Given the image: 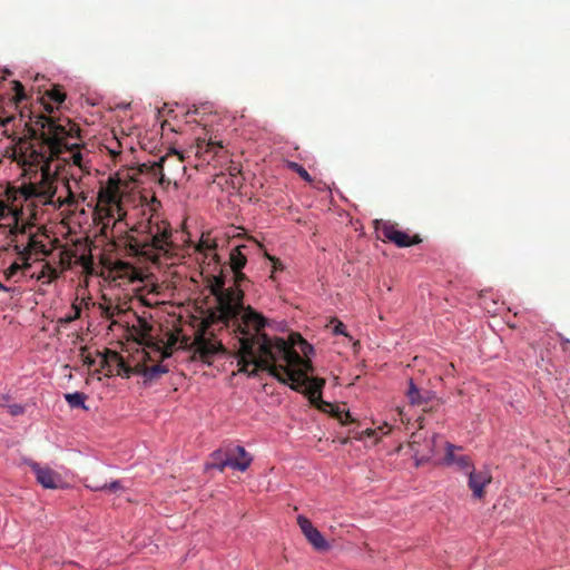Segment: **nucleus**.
Masks as SVG:
<instances>
[{"label": "nucleus", "mask_w": 570, "mask_h": 570, "mask_svg": "<svg viewBox=\"0 0 570 570\" xmlns=\"http://www.w3.org/2000/svg\"><path fill=\"white\" fill-rule=\"evenodd\" d=\"M228 451V454H229V458L233 460H236V461H243V456L240 455V453L237 451V445L234 446V448H230L227 450Z\"/></svg>", "instance_id": "72a5a7b5"}, {"label": "nucleus", "mask_w": 570, "mask_h": 570, "mask_svg": "<svg viewBox=\"0 0 570 570\" xmlns=\"http://www.w3.org/2000/svg\"><path fill=\"white\" fill-rule=\"evenodd\" d=\"M98 203L108 207V215H112L114 208L120 210V196L117 186H107L99 190Z\"/></svg>", "instance_id": "f8f14e48"}, {"label": "nucleus", "mask_w": 570, "mask_h": 570, "mask_svg": "<svg viewBox=\"0 0 570 570\" xmlns=\"http://www.w3.org/2000/svg\"><path fill=\"white\" fill-rule=\"evenodd\" d=\"M245 249H247V245H237L232 248L229 253V268L232 272L240 271L246 266L247 256Z\"/></svg>", "instance_id": "2eb2a0df"}, {"label": "nucleus", "mask_w": 570, "mask_h": 570, "mask_svg": "<svg viewBox=\"0 0 570 570\" xmlns=\"http://www.w3.org/2000/svg\"><path fill=\"white\" fill-rule=\"evenodd\" d=\"M72 307L75 309L73 314H70V315H67V316L60 318L59 323L68 324V323H70V322H72V321H75V320L80 317V313H81L80 308L78 306H76V305H73Z\"/></svg>", "instance_id": "c85d7f7f"}, {"label": "nucleus", "mask_w": 570, "mask_h": 570, "mask_svg": "<svg viewBox=\"0 0 570 570\" xmlns=\"http://www.w3.org/2000/svg\"><path fill=\"white\" fill-rule=\"evenodd\" d=\"M50 100L56 104H61L66 99V94L60 86H55L47 92Z\"/></svg>", "instance_id": "b1692460"}, {"label": "nucleus", "mask_w": 570, "mask_h": 570, "mask_svg": "<svg viewBox=\"0 0 570 570\" xmlns=\"http://www.w3.org/2000/svg\"><path fill=\"white\" fill-rule=\"evenodd\" d=\"M87 487L94 491H102V490L117 491L121 488L119 481H112L109 484L108 483H104V484L95 483L92 485H87Z\"/></svg>", "instance_id": "393cba45"}, {"label": "nucleus", "mask_w": 570, "mask_h": 570, "mask_svg": "<svg viewBox=\"0 0 570 570\" xmlns=\"http://www.w3.org/2000/svg\"><path fill=\"white\" fill-rule=\"evenodd\" d=\"M375 229L384 240L393 243L397 247H410L422 242L417 234L411 236L406 232L400 230L397 226L391 222L376 220Z\"/></svg>", "instance_id": "0eeeda50"}, {"label": "nucleus", "mask_w": 570, "mask_h": 570, "mask_svg": "<svg viewBox=\"0 0 570 570\" xmlns=\"http://www.w3.org/2000/svg\"><path fill=\"white\" fill-rule=\"evenodd\" d=\"M110 353H116L115 351L106 350L104 353L97 352V357H99V367L95 371L96 373L104 372L106 376H111L116 372L115 362L105 363L104 361L109 358Z\"/></svg>", "instance_id": "6ab92c4d"}, {"label": "nucleus", "mask_w": 570, "mask_h": 570, "mask_svg": "<svg viewBox=\"0 0 570 570\" xmlns=\"http://www.w3.org/2000/svg\"><path fill=\"white\" fill-rule=\"evenodd\" d=\"M31 264L26 261L13 262L9 267L3 271V276L7 282H18L21 276L28 275Z\"/></svg>", "instance_id": "4468645a"}, {"label": "nucleus", "mask_w": 570, "mask_h": 570, "mask_svg": "<svg viewBox=\"0 0 570 570\" xmlns=\"http://www.w3.org/2000/svg\"><path fill=\"white\" fill-rule=\"evenodd\" d=\"M73 165L78 166L80 169H82V155L79 151H76L71 156Z\"/></svg>", "instance_id": "f704fd0d"}, {"label": "nucleus", "mask_w": 570, "mask_h": 570, "mask_svg": "<svg viewBox=\"0 0 570 570\" xmlns=\"http://www.w3.org/2000/svg\"><path fill=\"white\" fill-rule=\"evenodd\" d=\"M197 149V153L200 155L213 154V156H216L218 151L223 149V145L220 141L209 140L206 142L203 140L198 142Z\"/></svg>", "instance_id": "4be33fe9"}, {"label": "nucleus", "mask_w": 570, "mask_h": 570, "mask_svg": "<svg viewBox=\"0 0 570 570\" xmlns=\"http://www.w3.org/2000/svg\"><path fill=\"white\" fill-rule=\"evenodd\" d=\"M242 271L233 272L232 284L228 286L223 267L218 275L208 278L207 287L217 305L204 321L205 327L218 323L233 326L239 345L237 355L240 372L255 376L258 370L268 371L281 383H291L293 390L305 392L312 403L330 405L321 399L325 380L308 376L313 372L308 358L313 346L298 333H292L288 340H284L271 338L264 332L267 318L250 305H244L243 286L250 281Z\"/></svg>", "instance_id": "f257e3e1"}, {"label": "nucleus", "mask_w": 570, "mask_h": 570, "mask_svg": "<svg viewBox=\"0 0 570 570\" xmlns=\"http://www.w3.org/2000/svg\"><path fill=\"white\" fill-rule=\"evenodd\" d=\"M13 89H14V92H16V99L17 101H20L22 99H24V88L23 86L21 85V82L19 81H13Z\"/></svg>", "instance_id": "7c9ffc66"}, {"label": "nucleus", "mask_w": 570, "mask_h": 570, "mask_svg": "<svg viewBox=\"0 0 570 570\" xmlns=\"http://www.w3.org/2000/svg\"><path fill=\"white\" fill-rule=\"evenodd\" d=\"M154 176H158L159 184L165 187L174 184L178 187V179L186 173L184 157L180 153L174 150L166 154L158 161L150 166Z\"/></svg>", "instance_id": "39448f33"}, {"label": "nucleus", "mask_w": 570, "mask_h": 570, "mask_svg": "<svg viewBox=\"0 0 570 570\" xmlns=\"http://www.w3.org/2000/svg\"><path fill=\"white\" fill-rule=\"evenodd\" d=\"M268 258L274 262V268H278L277 265L281 266V262L278 259H275L274 257L268 256Z\"/></svg>", "instance_id": "79ce46f5"}, {"label": "nucleus", "mask_w": 570, "mask_h": 570, "mask_svg": "<svg viewBox=\"0 0 570 570\" xmlns=\"http://www.w3.org/2000/svg\"><path fill=\"white\" fill-rule=\"evenodd\" d=\"M87 396L82 392L67 393L65 400L72 409H86L85 401Z\"/></svg>", "instance_id": "5701e85b"}, {"label": "nucleus", "mask_w": 570, "mask_h": 570, "mask_svg": "<svg viewBox=\"0 0 570 570\" xmlns=\"http://www.w3.org/2000/svg\"><path fill=\"white\" fill-rule=\"evenodd\" d=\"M38 483L46 489H59L63 484L61 475L49 466H41L39 463L30 464Z\"/></svg>", "instance_id": "1a4fd4ad"}, {"label": "nucleus", "mask_w": 570, "mask_h": 570, "mask_svg": "<svg viewBox=\"0 0 570 570\" xmlns=\"http://www.w3.org/2000/svg\"><path fill=\"white\" fill-rule=\"evenodd\" d=\"M8 412L12 416H18L24 413V407L20 404L10 403V405H8Z\"/></svg>", "instance_id": "c756f323"}, {"label": "nucleus", "mask_w": 570, "mask_h": 570, "mask_svg": "<svg viewBox=\"0 0 570 570\" xmlns=\"http://www.w3.org/2000/svg\"><path fill=\"white\" fill-rule=\"evenodd\" d=\"M67 189H68V197L67 199L65 200V204L71 206V205H75L76 204V199H75V195L71 191V188L69 186V184L67 183L66 185Z\"/></svg>", "instance_id": "e433bc0d"}, {"label": "nucleus", "mask_w": 570, "mask_h": 570, "mask_svg": "<svg viewBox=\"0 0 570 570\" xmlns=\"http://www.w3.org/2000/svg\"><path fill=\"white\" fill-rule=\"evenodd\" d=\"M297 524L299 525V528L305 537L309 533V531H313L315 529L313 527L312 522L304 515L297 517Z\"/></svg>", "instance_id": "a878e982"}, {"label": "nucleus", "mask_w": 570, "mask_h": 570, "mask_svg": "<svg viewBox=\"0 0 570 570\" xmlns=\"http://www.w3.org/2000/svg\"><path fill=\"white\" fill-rule=\"evenodd\" d=\"M305 538L317 551H326L330 549L328 542L316 528L313 531H309Z\"/></svg>", "instance_id": "412c9836"}, {"label": "nucleus", "mask_w": 570, "mask_h": 570, "mask_svg": "<svg viewBox=\"0 0 570 570\" xmlns=\"http://www.w3.org/2000/svg\"><path fill=\"white\" fill-rule=\"evenodd\" d=\"M332 323H334L333 333L335 335H347L345 333V325L341 321L334 320Z\"/></svg>", "instance_id": "2f4dec72"}, {"label": "nucleus", "mask_w": 570, "mask_h": 570, "mask_svg": "<svg viewBox=\"0 0 570 570\" xmlns=\"http://www.w3.org/2000/svg\"><path fill=\"white\" fill-rule=\"evenodd\" d=\"M126 248L129 255L158 263L174 250L170 224L157 213L139 222L127 236Z\"/></svg>", "instance_id": "7ed1b4c3"}, {"label": "nucleus", "mask_w": 570, "mask_h": 570, "mask_svg": "<svg viewBox=\"0 0 570 570\" xmlns=\"http://www.w3.org/2000/svg\"><path fill=\"white\" fill-rule=\"evenodd\" d=\"M115 362L116 374L124 377H129L132 373H136V366L132 368L128 365L119 353H110L109 358L105 360V363Z\"/></svg>", "instance_id": "f3484780"}, {"label": "nucleus", "mask_w": 570, "mask_h": 570, "mask_svg": "<svg viewBox=\"0 0 570 570\" xmlns=\"http://www.w3.org/2000/svg\"><path fill=\"white\" fill-rule=\"evenodd\" d=\"M340 419L342 420L343 424H347L350 421H352L350 412H345V419H342V417H340Z\"/></svg>", "instance_id": "a19ab883"}, {"label": "nucleus", "mask_w": 570, "mask_h": 570, "mask_svg": "<svg viewBox=\"0 0 570 570\" xmlns=\"http://www.w3.org/2000/svg\"><path fill=\"white\" fill-rule=\"evenodd\" d=\"M13 120L12 117H7L4 119H0V129L1 135H7V126Z\"/></svg>", "instance_id": "c9c22d12"}, {"label": "nucleus", "mask_w": 570, "mask_h": 570, "mask_svg": "<svg viewBox=\"0 0 570 570\" xmlns=\"http://www.w3.org/2000/svg\"><path fill=\"white\" fill-rule=\"evenodd\" d=\"M440 438L434 434L431 439V443H432V448H431V453H434L436 451V442Z\"/></svg>", "instance_id": "58836bf2"}, {"label": "nucleus", "mask_w": 570, "mask_h": 570, "mask_svg": "<svg viewBox=\"0 0 570 570\" xmlns=\"http://www.w3.org/2000/svg\"><path fill=\"white\" fill-rule=\"evenodd\" d=\"M83 356V363L88 365L89 367L95 366L97 364V357L92 356L91 354H85V351L82 352Z\"/></svg>", "instance_id": "473e14b6"}, {"label": "nucleus", "mask_w": 570, "mask_h": 570, "mask_svg": "<svg viewBox=\"0 0 570 570\" xmlns=\"http://www.w3.org/2000/svg\"><path fill=\"white\" fill-rule=\"evenodd\" d=\"M559 336L561 338L562 348L567 350V347L570 345V341L568 338L563 337L561 334H559Z\"/></svg>", "instance_id": "ea45409f"}, {"label": "nucleus", "mask_w": 570, "mask_h": 570, "mask_svg": "<svg viewBox=\"0 0 570 570\" xmlns=\"http://www.w3.org/2000/svg\"><path fill=\"white\" fill-rule=\"evenodd\" d=\"M20 236L21 235L10 236L8 238L10 243L8 244V246H3V249L9 250L10 248H12L18 254L19 261L29 262L31 253L38 249L39 247H42V245L31 234L27 236V244L24 245L20 243Z\"/></svg>", "instance_id": "9d476101"}, {"label": "nucleus", "mask_w": 570, "mask_h": 570, "mask_svg": "<svg viewBox=\"0 0 570 570\" xmlns=\"http://www.w3.org/2000/svg\"><path fill=\"white\" fill-rule=\"evenodd\" d=\"M492 481V475L488 470L470 471L469 472V488L473 492V497L482 499L484 497V488Z\"/></svg>", "instance_id": "9b49d317"}, {"label": "nucleus", "mask_w": 570, "mask_h": 570, "mask_svg": "<svg viewBox=\"0 0 570 570\" xmlns=\"http://www.w3.org/2000/svg\"><path fill=\"white\" fill-rule=\"evenodd\" d=\"M35 125L41 131L26 124V134L13 138L12 156L24 170L37 171L40 168L41 179L38 184L23 185L18 189L22 202L39 198L43 203H51L56 195V175L51 174V161L63 153L77 148V144H69V138L79 137V127L67 120V125L57 122L52 117L39 115Z\"/></svg>", "instance_id": "f03ea898"}, {"label": "nucleus", "mask_w": 570, "mask_h": 570, "mask_svg": "<svg viewBox=\"0 0 570 570\" xmlns=\"http://www.w3.org/2000/svg\"><path fill=\"white\" fill-rule=\"evenodd\" d=\"M167 372V367L161 364H155L151 366L140 364L136 365V374H140L145 379V382L157 380Z\"/></svg>", "instance_id": "dca6fc26"}, {"label": "nucleus", "mask_w": 570, "mask_h": 570, "mask_svg": "<svg viewBox=\"0 0 570 570\" xmlns=\"http://www.w3.org/2000/svg\"><path fill=\"white\" fill-rule=\"evenodd\" d=\"M190 351L194 360L212 364L215 356L224 352V346L214 337H207L205 332H199L190 344Z\"/></svg>", "instance_id": "423d86ee"}, {"label": "nucleus", "mask_w": 570, "mask_h": 570, "mask_svg": "<svg viewBox=\"0 0 570 570\" xmlns=\"http://www.w3.org/2000/svg\"><path fill=\"white\" fill-rule=\"evenodd\" d=\"M406 396L410 400V403L413 405H422L428 402L429 399V392L428 391H420L416 385L414 384L413 380H410L409 382V389L406 392Z\"/></svg>", "instance_id": "a211bd4d"}, {"label": "nucleus", "mask_w": 570, "mask_h": 570, "mask_svg": "<svg viewBox=\"0 0 570 570\" xmlns=\"http://www.w3.org/2000/svg\"><path fill=\"white\" fill-rule=\"evenodd\" d=\"M445 448H446V452H445V456H444L445 464H448V465L454 464L460 470H463V471L470 470V468L472 466V462L468 455H456L454 453V451L458 448L449 442H445Z\"/></svg>", "instance_id": "ddd939ff"}, {"label": "nucleus", "mask_w": 570, "mask_h": 570, "mask_svg": "<svg viewBox=\"0 0 570 570\" xmlns=\"http://www.w3.org/2000/svg\"><path fill=\"white\" fill-rule=\"evenodd\" d=\"M22 203L17 187L8 185L0 191V235L4 239L27 235Z\"/></svg>", "instance_id": "20e7f679"}, {"label": "nucleus", "mask_w": 570, "mask_h": 570, "mask_svg": "<svg viewBox=\"0 0 570 570\" xmlns=\"http://www.w3.org/2000/svg\"><path fill=\"white\" fill-rule=\"evenodd\" d=\"M216 247H217V244L214 240L206 238V239H200L197 248L199 252L208 253V252H214L216 249Z\"/></svg>", "instance_id": "bb28decb"}, {"label": "nucleus", "mask_w": 570, "mask_h": 570, "mask_svg": "<svg viewBox=\"0 0 570 570\" xmlns=\"http://www.w3.org/2000/svg\"><path fill=\"white\" fill-rule=\"evenodd\" d=\"M10 396L9 395H0V407H4L8 410V405H10Z\"/></svg>", "instance_id": "4c0bfd02"}, {"label": "nucleus", "mask_w": 570, "mask_h": 570, "mask_svg": "<svg viewBox=\"0 0 570 570\" xmlns=\"http://www.w3.org/2000/svg\"><path fill=\"white\" fill-rule=\"evenodd\" d=\"M30 277H36L38 281H42L45 284H49L50 282L57 279L59 277V272L57 268L52 267L50 264H42L41 271L39 274H30Z\"/></svg>", "instance_id": "aec40b11"}, {"label": "nucleus", "mask_w": 570, "mask_h": 570, "mask_svg": "<svg viewBox=\"0 0 570 570\" xmlns=\"http://www.w3.org/2000/svg\"><path fill=\"white\" fill-rule=\"evenodd\" d=\"M45 108H46V110L48 112H52L53 111V108L50 105H46Z\"/></svg>", "instance_id": "37998d69"}, {"label": "nucleus", "mask_w": 570, "mask_h": 570, "mask_svg": "<svg viewBox=\"0 0 570 570\" xmlns=\"http://www.w3.org/2000/svg\"><path fill=\"white\" fill-rule=\"evenodd\" d=\"M291 167H292V168H293V169H294V170L299 175V177H301V178H303L305 181H308V183H309V181H312V177H311V175L307 173V170H306L303 166H301V165H298V164H296V163H292V164H291Z\"/></svg>", "instance_id": "cd10ccee"}, {"label": "nucleus", "mask_w": 570, "mask_h": 570, "mask_svg": "<svg viewBox=\"0 0 570 570\" xmlns=\"http://www.w3.org/2000/svg\"><path fill=\"white\" fill-rule=\"evenodd\" d=\"M237 451L243 456V461H236V460L232 461V459L229 458L228 451H226V452L215 451L212 454V462L207 465V468L208 469H217L220 472H223L225 470V468H227V466L233 468L238 471H242V472L246 471L249 468V465L253 461V458L245 450L244 446L237 445Z\"/></svg>", "instance_id": "6e6552de"}]
</instances>
